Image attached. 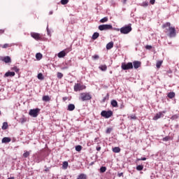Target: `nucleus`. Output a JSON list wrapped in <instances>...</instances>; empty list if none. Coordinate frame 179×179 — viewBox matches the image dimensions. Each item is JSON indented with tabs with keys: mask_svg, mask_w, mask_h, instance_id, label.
Returning a JSON list of instances; mask_svg holds the SVG:
<instances>
[{
	"mask_svg": "<svg viewBox=\"0 0 179 179\" xmlns=\"http://www.w3.org/2000/svg\"><path fill=\"white\" fill-rule=\"evenodd\" d=\"M115 30L116 31H120L122 34H128L129 33H131L132 31V27H131V24L125 25L124 27H122V28L118 29L115 28Z\"/></svg>",
	"mask_w": 179,
	"mask_h": 179,
	"instance_id": "obj_1",
	"label": "nucleus"
},
{
	"mask_svg": "<svg viewBox=\"0 0 179 179\" xmlns=\"http://www.w3.org/2000/svg\"><path fill=\"white\" fill-rule=\"evenodd\" d=\"M92 95L89 92H83L80 94L79 100L80 101H87L88 100H91Z\"/></svg>",
	"mask_w": 179,
	"mask_h": 179,
	"instance_id": "obj_2",
	"label": "nucleus"
},
{
	"mask_svg": "<svg viewBox=\"0 0 179 179\" xmlns=\"http://www.w3.org/2000/svg\"><path fill=\"white\" fill-rule=\"evenodd\" d=\"M121 68L123 71H128V69H134V65L132 62H128L127 64L122 63Z\"/></svg>",
	"mask_w": 179,
	"mask_h": 179,
	"instance_id": "obj_3",
	"label": "nucleus"
},
{
	"mask_svg": "<svg viewBox=\"0 0 179 179\" xmlns=\"http://www.w3.org/2000/svg\"><path fill=\"white\" fill-rule=\"evenodd\" d=\"M99 30L103 31V30H111L113 25L111 24H101L98 27Z\"/></svg>",
	"mask_w": 179,
	"mask_h": 179,
	"instance_id": "obj_4",
	"label": "nucleus"
},
{
	"mask_svg": "<svg viewBox=\"0 0 179 179\" xmlns=\"http://www.w3.org/2000/svg\"><path fill=\"white\" fill-rule=\"evenodd\" d=\"M101 117H104V118H110L113 115V111L111 110H102L101 113Z\"/></svg>",
	"mask_w": 179,
	"mask_h": 179,
	"instance_id": "obj_5",
	"label": "nucleus"
},
{
	"mask_svg": "<svg viewBox=\"0 0 179 179\" xmlns=\"http://www.w3.org/2000/svg\"><path fill=\"white\" fill-rule=\"evenodd\" d=\"M85 89H86V86L80 83H77L74 85V92H80V90H83Z\"/></svg>",
	"mask_w": 179,
	"mask_h": 179,
	"instance_id": "obj_6",
	"label": "nucleus"
},
{
	"mask_svg": "<svg viewBox=\"0 0 179 179\" xmlns=\"http://www.w3.org/2000/svg\"><path fill=\"white\" fill-rule=\"evenodd\" d=\"M38 113H40V109L36 108V109H31L29 110V115L31 117H34V118H36L38 115Z\"/></svg>",
	"mask_w": 179,
	"mask_h": 179,
	"instance_id": "obj_7",
	"label": "nucleus"
},
{
	"mask_svg": "<svg viewBox=\"0 0 179 179\" xmlns=\"http://www.w3.org/2000/svg\"><path fill=\"white\" fill-rule=\"evenodd\" d=\"M164 114H166V110H164L162 112H159V113H157L155 115V116L153 117V120L155 121H156V120H159V118H162V117H164Z\"/></svg>",
	"mask_w": 179,
	"mask_h": 179,
	"instance_id": "obj_8",
	"label": "nucleus"
},
{
	"mask_svg": "<svg viewBox=\"0 0 179 179\" xmlns=\"http://www.w3.org/2000/svg\"><path fill=\"white\" fill-rule=\"evenodd\" d=\"M169 37H176V28L175 27H169Z\"/></svg>",
	"mask_w": 179,
	"mask_h": 179,
	"instance_id": "obj_9",
	"label": "nucleus"
},
{
	"mask_svg": "<svg viewBox=\"0 0 179 179\" xmlns=\"http://www.w3.org/2000/svg\"><path fill=\"white\" fill-rule=\"evenodd\" d=\"M31 36L35 40H40L41 37L40 36V34L36 32H31Z\"/></svg>",
	"mask_w": 179,
	"mask_h": 179,
	"instance_id": "obj_10",
	"label": "nucleus"
},
{
	"mask_svg": "<svg viewBox=\"0 0 179 179\" xmlns=\"http://www.w3.org/2000/svg\"><path fill=\"white\" fill-rule=\"evenodd\" d=\"M141 62L139 61H134L133 62V67L134 69H138V68H141Z\"/></svg>",
	"mask_w": 179,
	"mask_h": 179,
	"instance_id": "obj_11",
	"label": "nucleus"
},
{
	"mask_svg": "<svg viewBox=\"0 0 179 179\" xmlns=\"http://www.w3.org/2000/svg\"><path fill=\"white\" fill-rule=\"evenodd\" d=\"M1 60L6 64H9V62H11L10 57L9 56L2 57Z\"/></svg>",
	"mask_w": 179,
	"mask_h": 179,
	"instance_id": "obj_12",
	"label": "nucleus"
},
{
	"mask_svg": "<svg viewBox=\"0 0 179 179\" xmlns=\"http://www.w3.org/2000/svg\"><path fill=\"white\" fill-rule=\"evenodd\" d=\"M10 141H12V138H10V137H4L3 138L1 142L2 143H9Z\"/></svg>",
	"mask_w": 179,
	"mask_h": 179,
	"instance_id": "obj_13",
	"label": "nucleus"
},
{
	"mask_svg": "<svg viewBox=\"0 0 179 179\" xmlns=\"http://www.w3.org/2000/svg\"><path fill=\"white\" fill-rule=\"evenodd\" d=\"M68 111H73L75 110V105L73 103H70L67 107Z\"/></svg>",
	"mask_w": 179,
	"mask_h": 179,
	"instance_id": "obj_14",
	"label": "nucleus"
},
{
	"mask_svg": "<svg viewBox=\"0 0 179 179\" xmlns=\"http://www.w3.org/2000/svg\"><path fill=\"white\" fill-rule=\"evenodd\" d=\"M113 47H114V42H113V41L109 42L106 45V50H111V48H113Z\"/></svg>",
	"mask_w": 179,
	"mask_h": 179,
	"instance_id": "obj_15",
	"label": "nucleus"
},
{
	"mask_svg": "<svg viewBox=\"0 0 179 179\" xmlns=\"http://www.w3.org/2000/svg\"><path fill=\"white\" fill-rule=\"evenodd\" d=\"M65 55H66V53L63 50L58 53L57 57L59 58H64V57H65Z\"/></svg>",
	"mask_w": 179,
	"mask_h": 179,
	"instance_id": "obj_16",
	"label": "nucleus"
},
{
	"mask_svg": "<svg viewBox=\"0 0 179 179\" xmlns=\"http://www.w3.org/2000/svg\"><path fill=\"white\" fill-rule=\"evenodd\" d=\"M43 101H50L51 100V97L48 95H45L42 97Z\"/></svg>",
	"mask_w": 179,
	"mask_h": 179,
	"instance_id": "obj_17",
	"label": "nucleus"
},
{
	"mask_svg": "<svg viewBox=\"0 0 179 179\" xmlns=\"http://www.w3.org/2000/svg\"><path fill=\"white\" fill-rule=\"evenodd\" d=\"M5 76H6V78H8L9 76H15V72H13V71H8V72L5 73Z\"/></svg>",
	"mask_w": 179,
	"mask_h": 179,
	"instance_id": "obj_18",
	"label": "nucleus"
},
{
	"mask_svg": "<svg viewBox=\"0 0 179 179\" xmlns=\"http://www.w3.org/2000/svg\"><path fill=\"white\" fill-rule=\"evenodd\" d=\"M99 36H100V34L99 32H95L92 35V40H97L99 38Z\"/></svg>",
	"mask_w": 179,
	"mask_h": 179,
	"instance_id": "obj_19",
	"label": "nucleus"
},
{
	"mask_svg": "<svg viewBox=\"0 0 179 179\" xmlns=\"http://www.w3.org/2000/svg\"><path fill=\"white\" fill-rule=\"evenodd\" d=\"M87 176H86V174H85V173H81V174H80L78 176V178H77V179H87Z\"/></svg>",
	"mask_w": 179,
	"mask_h": 179,
	"instance_id": "obj_20",
	"label": "nucleus"
},
{
	"mask_svg": "<svg viewBox=\"0 0 179 179\" xmlns=\"http://www.w3.org/2000/svg\"><path fill=\"white\" fill-rule=\"evenodd\" d=\"M113 152H114V153H120V152H121V148H120V147H115L113 148Z\"/></svg>",
	"mask_w": 179,
	"mask_h": 179,
	"instance_id": "obj_21",
	"label": "nucleus"
},
{
	"mask_svg": "<svg viewBox=\"0 0 179 179\" xmlns=\"http://www.w3.org/2000/svg\"><path fill=\"white\" fill-rule=\"evenodd\" d=\"M111 106L113 107H118V102H117V101H115V100H112L111 101Z\"/></svg>",
	"mask_w": 179,
	"mask_h": 179,
	"instance_id": "obj_22",
	"label": "nucleus"
},
{
	"mask_svg": "<svg viewBox=\"0 0 179 179\" xmlns=\"http://www.w3.org/2000/svg\"><path fill=\"white\" fill-rule=\"evenodd\" d=\"M36 58L38 59V61H40V59L43 58V55L41 53H36Z\"/></svg>",
	"mask_w": 179,
	"mask_h": 179,
	"instance_id": "obj_23",
	"label": "nucleus"
},
{
	"mask_svg": "<svg viewBox=\"0 0 179 179\" xmlns=\"http://www.w3.org/2000/svg\"><path fill=\"white\" fill-rule=\"evenodd\" d=\"M176 96V93H174V92H169V94H168V97L169 98V99H173V98H174Z\"/></svg>",
	"mask_w": 179,
	"mask_h": 179,
	"instance_id": "obj_24",
	"label": "nucleus"
},
{
	"mask_svg": "<svg viewBox=\"0 0 179 179\" xmlns=\"http://www.w3.org/2000/svg\"><path fill=\"white\" fill-rule=\"evenodd\" d=\"M141 6H143V8H147V6H149V2L148 1H143L141 4Z\"/></svg>",
	"mask_w": 179,
	"mask_h": 179,
	"instance_id": "obj_25",
	"label": "nucleus"
},
{
	"mask_svg": "<svg viewBox=\"0 0 179 179\" xmlns=\"http://www.w3.org/2000/svg\"><path fill=\"white\" fill-rule=\"evenodd\" d=\"M106 22H108V17H105L102 18L101 20H100L101 23H106Z\"/></svg>",
	"mask_w": 179,
	"mask_h": 179,
	"instance_id": "obj_26",
	"label": "nucleus"
},
{
	"mask_svg": "<svg viewBox=\"0 0 179 179\" xmlns=\"http://www.w3.org/2000/svg\"><path fill=\"white\" fill-rule=\"evenodd\" d=\"M162 64H163V61L157 62L156 66L158 69L162 66Z\"/></svg>",
	"mask_w": 179,
	"mask_h": 179,
	"instance_id": "obj_27",
	"label": "nucleus"
},
{
	"mask_svg": "<svg viewBox=\"0 0 179 179\" xmlns=\"http://www.w3.org/2000/svg\"><path fill=\"white\" fill-rule=\"evenodd\" d=\"M62 167L64 170H66V169H68V162H64Z\"/></svg>",
	"mask_w": 179,
	"mask_h": 179,
	"instance_id": "obj_28",
	"label": "nucleus"
},
{
	"mask_svg": "<svg viewBox=\"0 0 179 179\" xmlns=\"http://www.w3.org/2000/svg\"><path fill=\"white\" fill-rule=\"evenodd\" d=\"M99 69H101V71H107V66L101 65L99 66Z\"/></svg>",
	"mask_w": 179,
	"mask_h": 179,
	"instance_id": "obj_29",
	"label": "nucleus"
},
{
	"mask_svg": "<svg viewBox=\"0 0 179 179\" xmlns=\"http://www.w3.org/2000/svg\"><path fill=\"white\" fill-rule=\"evenodd\" d=\"M57 77L58 78V79H62V78H64V74H62V73L58 72L57 74Z\"/></svg>",
	"mask_w": 179,
	"mask_h": 179,
	"instance_id": "obj_30",
	"label": "nucleus"
},
{
	"mask_svg": "<svg viewBox=\"0 0 179 179\" xmlns=\"http://www.w3.org/2000/svg\"><path fill=\"white\" fill-rule=\"evenodd\" d=\"M136 170H138V171H142V170H143V165H138L136 166Z\"/></svg>",
	"mask_w": 179,
	"mask_h": 179,
	"instance_id": "obj_31",
	"label": "nucleus"
},
{
	"mask_svg": "<svg viewBox=\"0 0 179 179\" xmlns=\"http://www.w3.org/2000/svg\"><path fill=\"white\" fill-rule=\"evenodd\" d=\"M107 170V168H106V166H101L100 168V172L101 173H106V171Z\"/></svg>",
	"mask_w": 179,
	"mask_h": 179,
	"instance_id": "obj_32",
	"label": "nucleus"
},
{
	"mask_svg": "<svg viewBox=\"0 0 179 179\" xmlns=\"http://www.w3.org/2000/svg\"><path fill=\"white\" fill-rule=\"evenodd\" d=\"M29 156H30V152L29 151H27L25 152L24 154H23V157H29Z\"/></svg>",
	"mask_w": 179,
	"mask_h": 179,
	"instance_id": "obj_33",
	"label": "nucleus"
},
{
	"mask_svg": "<svg viewBox=\"0 0 179 179\" xmlns=\"http://www.w3.org/2000/svg\"><path fill=\"white\" fill-rule=\"evenodd\" d=\"M69 2V0H61L62 5H66Z\"/></svg>",
	"mask_w": 179,
	"mask_h": 179,
	"instance_id": "obj_34",
	"label": "nucleus"
},
{
	"mask_svg": "<svg viewBox=\"0 0 179 179\" xmlns=\"http://www.w3.org/2000/svg\"><path fill=\"white\" fill-rule=\"evenodd\" d=\"M38 79H40L41 80H43V79H44V77L43 76V73H40L38 74Z\"/></svg>",
	"mask_w": 179,
	"mask_h": 179,
	"instance_id": "obj_35",
	"label": "nucleus"
},
{
	"mask_svg": "<svg viewBox=\"0 0 179 179\" xmlns=\"http://www.w3.org/2000/svg\"><path fill=\"white\" fill-rule=\"evenodd\" d=\"M170 136H166L164 138H162V141H164V142H169V141L170 140Z\"/></svg>",
	"mask_w": 179,
	"mask_h": 179,
	"instance_id": "obj_36",
	"label": "nucleus"
},
{
	"mask_svg": "<svg viewBox=\"0 0 179 179\" xmlns=\"http://www.w3.org/2000/svg\"><path fill=\"white\" fill-rule=\"evenodd\" d=\"M76 152H80V150H82V147L80 145L76 146Z\"/></svg>",
	"mask_w": 179,
	"mask_h": 179,
	"instance_id": "obj_37",
	"label": "nucleus"
},
{
	"mask_svg": "<svg viewBox=\"0 0 179 179\" xmlns=\"http://www.w3.org/2000/svg\"><path fill=\"white\" fill-rule=\"evenodd\" d=\"M170 26H171V24H170V22H166V24H164V25H163V27H170Z\"/></svg>",
	"mask_w": 179,
	"mask_h": 179,
	"instance_id": "obj_38",
	"label": "nucleus"
},
{
	"mask_svg": "<svg viewBox=\"0 0 179 179\" xmlns=\"http://www.w3.org/2000/svg\"><path fill=\"white\" fill-rule=\"evenodd\" d=\"M108 97H110V95L107 94L106 96L103 97L102 101L104 103L106 100H108Z\"/></svg>",
	"mask_w": 179,
	"mask_h": 179,
	"instance_id": "obj_39",
	"label": "nucleus"
},
{
	"mask_svg": "<svg viewBox=\"0 0 179 179\" xmlns=\"http://www.w3.org/2000/svg\"><path fill=\"white\" fill-rule=\"evenodd\" d=\"M8 128V123L3 122L2 126V129H6Z\"/></svg>",
	"mask_w": 179,
	"mask_h": 179,
	"instance_id": "obj_40",
	"label": "nucleus"
},
{
	"mask_svg": "<svg viewBox=\"0 0 179 179\" xmlns=\"http://www.w3.org/2000/svg\"><path fill=\"white\" fill-rule=\"evenodd\" d=\"M12 45H10V44L8 43H6L4 44L3 46H2V48H8L9 47H11Z\"/></svg>",
	"mask_w": 179,
	"mask_h": 179,
	"instance_id": "obj_41",
	"label": "nucleus"
},
{
	"mask_svg": "<svg viewBox=\"0 0 179 179\" xmlns=\"http://www.w3.org/2000/svg\"><path fill=\"white\" fill-rule=\"evenodd\" d=\"M113 131V129H111V128H108L107 129H106V134H111V131Z\"/></svg>",
	"mask_w": 179,
	"mask_h": 179,
	"instance_id": "obj_42",
	"label": "nucleus"
},
{
	"mask_svg": "<svg viewBox=\"0 0 179 179\" xmlns=\"http://www.w3.org/2000/svg\"><path fill=\"white\" fill-rule=\"evenodd\" d=\"M92 58H93L94 59H99V58H100V57H99L98 55H95L92 56Z\"/></svg>",
	"mask_w": 179,
	"mask_h": 179,
	"instance_id": "obj_43",
	"label": "nucleus"
},
{
	"mask_svg": "<svg viewBox=\"0 0 179 179\" xmlns=\"http://www.w3.org/2000/svg\"><path fill=\"white\" fill-rule=\"evenodd\" d=\"M21 124H24V122H26V119L24 117H22L20 119Z\"/></svg>",
	"mask_w": 179,
	"mask_h": 179,
	"instance_id": "obj_44",
	"label": "nucleus"
},
{
	"mask_svg": "<svg viewBox=\"0 0 179 179\" xmlns=\"http://www.w3.org/2000/svg\"><path fill=\"white\" fill-rule=\"evenodd\" d=\"M146 50H152V45H147L145 46Z\"/></svg>",
	"mask_w": 179,
	"mask_h": 179,
	"instance_id": "obj_45",
	"label": "nucleus"
},
{
	"mask_svg": "<svg viewBox=\"0 0 179 179\" xmlns=\"http://www.w3.org/2000/svg\"><path fill=\"white\" fill-rule=\"evenodd\" d=\"M130 118H131V120H136V116H135L134 115H131L130 116Z\"/></svg>",
	"mask_w": 179,
	"mask_h": 179,
	"instance_id": "obj_46",
	"label": "nucleus"
},
{
	"mask_svg": "<svg viewBox=\"0 0 179 179\" xmlns=\"http://www.w3.org/2000/svg\"><path fill=\"white\" fill-rule=\"evenodd\" d=\"M155 2H156V0H150V3H151V5H155Z\"/></svg>",
	"mask_w": 179,
	"mask_h": 179,
	"instance_id": "obj_47",
	"label": "nucleus"
},
{
	"mask_svg": "<svg viewBox=\"0 0 179 179\" xmlns=\"http://www.w3.org/2000/svg\"><path fill=\"white\" fill-rule=\"evenodd\" d=\"M13 71H15V72H19V69H17V67H14L13 68Z\"/></svg>",
	"mask_w": 179,
	"mask_h": 179,
	"instance_id": "obj_48",
	"label": "nucleus"
},
{
	"mask_svg": "<svg viewBox=\"0 0 179 179\" xmlns=\"http://www.w3.org/2000/svg\"><path fill=\"white\" fill-rule=\"evenodd\" d=\"M96 150H97V152H100V150H101V147L97 146L96 147Z\"/></svg>",
	"mask_w": 179,
	"mask_h": 179,
	"instance_id": "obj_49",
	"label": "nucleus"
},
{
	"mask_svg": "<svg viewBox=\"0 0 179 179\" xmlns=\"http://www.w3.org/2000/svg\"><path fill=\"white\" fill-rule=\"evenodd\" d=\"M127 1H128V0H122V3H123V5L127 4Z\"/></svg>",
	"mask_w": 179,
	"mask_h": 179,
	"instance_id": "obj_50",
	"label": "nucleus"
},
{
	"mask_svg": "<svg viewBox=\"0 0 179 179\" xmlns=\"http://www.w3.org/2000/svg\"><path fill=\"white\" fill-rule=\"evenodd\" d=\"M138 160H143L144 162L145 160H146V157H141Z\"/></svg>",
	"mask_w": 179,
	"mask_h": 179,
	"instance_id": "obj_51",
	"label": "nucleus"
},
{
	"mask_svg": "<svg viewBox=\"0 0 179 179\" xmlns=\"http://www.w3.org/2000/svg\"><path fill=\"white\" fill-rule=\"evenodd\" d=\"M123 175H124L123 173H118V177H122Z\"/></svg>",
	"mask_w": 179,
	"mask_h": 179,
	"instance_id": "obj_52",
	"label": "nucleus"
},
{
	"mask_svg": "<svg viewBox=\"0 0 179 179\" xmlns=\"http://www.w3.org/2000/svg\"><path fill=\"white\" fill-rule=\"evenodd\" d=\"M62 70L68 69V66H64V67H62Z\"/></svg>",
	"mask_w": 179,
	"mask_h": 179,
	"instance_id": "obj_53",
	"label": "nucleus"
},
{
	"mask_svg": "<svg viewBox=\"0 0 179 179\" xmlns=\"http://www.w3.org/2000/svg\"><path fill=\"white\" fill-rule=\"evenodd\" d=\"M3 32H4V31H3V30H2V29H0V34H3Z\"/></svg>",
	"mask_w": 179,
	"mask_h": 179,
	"instance_id": "obj_54",
	"label": "nucleus"
},
{
	"mask_svg": "<svg viewBox=\"0 0 179 179\" xmlns=\"http://www.w3.org/2000/svg\"><path fill=\"white\" fill-rule=\"evenodd\" d=\"M63 100H64V101H65L66 100H68V98H66V97H63Z\"/></svg>",
	"mask_w": 179,
	"mask_h": 179,
	"instance_id": "obj_55",
	"label": "nucleus"
},
{
	"mask_svg": "<svg viewBox=\"0 0 179 179\" xmlns=\"http://www.w3.org/2000/svg\"><path fill=\"white\" fill-rule=\"evenodd\" d=\"M53 12L52 11H50L49 15H52Z\"/></svg>",
	"mask_w": 179,
	"mask_h": 179,
	"instance_id": "obj_56",
	"label": "nucleus"
},
{
	"mask_svg": "<svg viewBox=\"0 0 179 179\" xmlns=\"http://www.w3.org/2000/svg\"><path fill=\"white\" fill-rule=\"evenodd\" d=\"M8 179H15V177H10V178H8Z\"/></svg>",
	"mask_w": 179,
	"mask_h": 179,
	"instance_id": "obj_57",
	"label": "nucleus"
},
{
	"mask_svg": "<svg viewBox=\"0 0 179 179\" xmlns=\"http://www.w3.org/2000/svg\"><path fill=\"white\" fill-rule=\"evenodd\" d=\"M48 33V27H47Z\"/></svg>",
	"mask_w": 179,
	"mask_h": 179,
	"instance_id": "obj_58",
	"label": "nucleus"
},
{
	"mask_svg": "<svg viewBox=\"0 0 179 179\" xmlns=\"http://www.w3.org/2000/svg\"><path fill=\"white\" fill-rule=\"evenodd\" d=\"M178 141H179V136H178Z\"/></svg>",
	"mask_w": 179,
	"mask_h": 179,
	"instance_id": "obj_59",
	"label": "nucleus"
},
{
	"mask_svg": "<svg viewBox=\"0 0 179 179\" xmlns=\"http://www.w3.org/2000/svg\"><path fill=\"white\" fill-rule=\"evenodd\" d=\"M0 115H1V111H0Z\"/></svg>",
	"mask_w": 179,
	"mask_h": 179,
	"instance_id": "obj_60",
	"label": "nucleus"
}]
</instances>
